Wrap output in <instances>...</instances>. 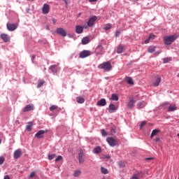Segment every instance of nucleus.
I'll return each instance as SVG.
<instances>
[{
  "label": "nucleus",
  "mask_w": 179,
  "mask_h": 179,
  "mask_svg": "<svg viewBox=\"0 0 179 179\" xmlns=\"http://www.w3.org/2000/svg\"><path fill=\"white\" fill-rule=\"evenodd\" d=\"M176 40H177V36L176 35L166 36L164 37V41L166 45L173 44Z\"/></svg>",
  "instance_id": "f257e3e1"
},
{
  "label": "nucleus",
  "mask_w": 179,
  "mask_h": 179,
  "mask_svg": "<svg viewBox=\"0 0 179 179\" xmlns=\"http://www.w3.org/2000/svg\"><path fill=\"white\" fill-rule=\"evenodd\" d=\"M98 68L99 69H104L106 72H110V71H111V69L113 68V66H111V63L110 62H106L99 64L98 66Z\"/></svg>",
  "instance_id": "f03ea898"
},
{
  "label": "nucleus",
  "mask_w": 179,
  "mask_h": 179,
  "mask_svg": "<svg viewBox=\"0 0 179 179\" xmlns=\"http://www.w3.org/2000/svg\"><path fill=\"white\" fill-rule=\"evenodd\" d=\"M92 55V52L90 50H83L79 54L80 58H87V57H90Z\"/></svg>",
  "instance_id": "7ed1b4c3"
},
{
  "label": "nucleus",
  "mask_w": 179,
  "mask_h": 179,
  "mask_svg": "<svg viewBox=\"0 0 179 179\" xmlns=\"http://www.w3.org/2000/svg\"><path fill=\"white\" fill-rule=\"evenodd\" d=\"M106 142H108V145H110V146L112 148L117 146V141H115V139H114L113 137H108L106 138Z\"/></svg>",
  "instance_id": "20e7f679"
},
{
  "label": "nucleus",
  "mask_w": 179,
  "mask_h": 179,
  "mask_svg": "<svg viewBox=\"0 0 179 179\" xmlns=\"http://www.w3.org/2000/svg\"><path fill=\"white\" fill-rule=\"evenodd\" d=\"M135 103H136V101L134 99V96L130 97L129 101L127 102V107L129 108V110L135 107Z\"/></svg>",
  "instance_id": "39448f33"
},
{
  "label": "nucleus",
  "mask_w": 179,
  "mask_h": 179,
  "mask_svg": "<svg viewBox=\"0 0 179 179\" xmlns=\"http://www.w3.org/2000/svg\"><path fill=\"white\" fill-rule=\"evenodd\" d=\"M6 26L9 31H15L17 29V24L7 23Z\"/></svg>",
  "instance_id": "423d86ee"
},
{
  "label": "nucleus",
  "mask_w": 179,
  "mask_h": 179,
  "mask_svg": "<svg viewBox=\"0 0 179 179\" xmlns=\"http://www.w3.org/2000/svg\"><path fill=\"white\" fill-rule=\"evenodd\" d=\"M56 32L57 34H59L62 37H66V30L64 28H57Z\"/></svg>",
  "instance_id": "0eeeda50"
},
{
  "label": "nucleus",
  "mask_w": 179,
  "mask_h": 179,
  "mask_svg": "<svg viewBox=\"0 0 179 179\" xmlns=\"http://www.w3.org/2000/svg\"><path fill=\"white\" fill-rule=\"evenodd\" d=\"M96 54L103 55L106 52V50L104 49V47L101 45H99L97 48H96Z\"/></svg>",
  "instance_id": "6e6552de"
},
{
  "label": "nucleus",
  "mask_w": 179,
  "mask_h": 179,
  "mask_svg": "<svg viewBox=\"0 0 179 179\" xmlns=\"http://www.w3.org/2000/svg\"><path fill=\"white\" fill-rule=\"evenodd\" d=\"M0 37L4 43H9V41H10V37H9V35L6 34H1Z\"/></svg>",
  "instance_id": "1a4fd4ad"
},
{
  "label": "nucleus",
  "mask_w": 179,
  "mask_h": 179,
  "mask_svg": "<svg viewBox=\"0 0 179 179\" xmlns=\"http://www.w3.org/2000/svg\"><path fill=\"white\" fill-rule=\"evenodd\" d=\"M96 20H97V17L96 16L91 17L87 22V26L89 27H92V26L94 24V22H96Z\"/></svg>",
  "instance_id": "9d476101"
},
{
  "label": "nucleus",
  "mask_w": 179,
  "mask_h": 179,
  "mask_svg": "<svg viewBox=\"0 0 179 179\" xmlns=\"http://www.w3.org/2000/svg\"><path fill=\"white\" fill-rule=\"evenodd\" d=\"M85 154L83 153V151L80 150V152L78 154V159H79V163H80V164H83L84 162H85Z\"/></svg>",
  "instance_id": "9b49d317"
},
{
  "label": "nucleus",
  "mask_w": 179,
  "mask_h": 179,
  "mask_svg": "<svg viewBox=\"0 0 179 179\" xmlns=\"http://www.w3.org/2000/svg\"><path fill=\"white\" fill-rule=\"evenodd\" d=\"M42 12L44 15H47L50 12V5L45 3L42 8Z\"/></svg>",
  "instance_id": "f8f14e48"
},
{
  "label": "nucleus",
  "mask_w": 179,
  "mask_h": 179,
  "mask_svg": "<svg viewBox=\"0 0 179 179\" xmlns=\"http://www.w3.org/2000/svg\"><path fill=\"white\" fill-rule=\"evenodd\" d=\"M108 111L110 113H115L117 110H118V108L115 107V104L110 103L108 107Z\"/></svg>",
  "instance_id": "ddd939ff"
},
{
  "label": "nucleus",
  "mask_w": 179,
  "mask_h": 179,
  "mask_svg": "<svg viewBox=\"0 0 179 179\" xmlns=\"http://www.w3.org/2000/svg\"><path fill=\"white\" fill-rule=\"evenodd\" d=\"M33 110H34V106L31 104H29L24 108L23 113H27V111H33Z\"/></svg>",
  "instance_id": "4468645a"
},
{
  "label": "nucleus",
  "mask_w": 179,
  "mask_h": 179,
  "mask_svg": "<svg viewBox=\"0 0 179 179\" xmlns=\"http://www.w3.org/2000/svg\"><path fill=\"white\" fill-rule=\"evenodd\" d=\"M45 132L47 131L44 130H41L36 134L35 136L38 139H41V138H44V134H45Z\"/></svg>",
  "instance_id": "2eb2a0df"
},
{
  "label": "nucleus",
  "mask_w": 179,
  "mask_h": 179,
  "mask_svg": "<svg viewBox=\"0 0 179 179\" xmlns=\"http://www.w3.org/2000/svg\"><path fill=\"white\" fill-rule=\"evenodd\" d=\"M107 105V101L105 99H101L97 103L96 106H99L101 107H104V106Z\"/></svg>",
  "instance_id": "dca6fc26"
},
{
  "label": "nucleus",
  "mask_w": 179,
  "mask_h": 179,
  "mask_svg": "<svg viewBox=\"0 0 179 179\" xmlns=\"http://www.w3.org/2000/svg\"><path fill=\"white\" fill-rule=\"evenodd\" d=\"M76 33L77 34H82L83 33V27L82 25L76 26Z\"/></svg>",
  "instance_id": "f3484780"
},
{
  "label": "nucleus",
  "mask_w": 179,
  "mask_h": 179,
  "mask_svg": "<svg viewBox=\"0 0 179 179\" xmlns=\"http://www.w3.org/2000/svg\"><path fill=\"white\" fill-rule=\"evenodd\" d=\"M22 156V151L20 150H16L13 153L14 159H19Z\"/></svg>",
  "instance_id": "a211bd4d"
},
{
  "label": "nucleus",
  "mask_w": 179,
  "mask_h": 179,
  "mask_svg": "<svg viewBox=\"0 0 179 179\" xmlns=\"http://www.w3.org/2000/svg\"><path fill=\"white\" fill-rule=\"evenodd\" d=\"M160 82H162V77H160V76H157L156 77L155 82H154L153 83V86H155V87L159 86V85H160Z\"/></svg>",
  "instance_id": "6ab92c4d"
},
{
  "label": "nucleus",
  "mask_w": 179,
  "mask_h": 179,
  "mask_svg": "<svg viewBox=\"0 0 179 179\" xmlns=\"http://www.w3.org/2000/svg\"><path fill=\"white\" fill-rule=\"evenodd\" d=\"M177 110V106L176 105H170L168 108L169 113Z\"/></svg>",
  "instance_id": "aec40b11"
},
{
  "label": "nucleus",
  "mask_w": 179,
  "mask_h": 179,
  "mask_svg": "<svg viewBox=\"0 0 179 179\" xmlns=\"http://www.w3.org/2000/svg\"><path fill=\"white\" fill-rule=\"evenodd\" d=\"M125 82L128 83L129 85H134V80L131 77H126L124 78Z\"/></svg>",
  "instance_id": "412c9836"
},
{
  "label": "nucleus",
  "mask_w": 179,
  "mask_h": 179,
  "mask_svg": "<svg viewBox=\"0 0 179 179\" xmlns=\"http://www.w3.org/2000/svg\"><path fill=\"white\" fill-rule=\"evenodd\" d=\"M90 41V38L87 36L86 37H84L83 39H82V43L85 45V44H89Z\"/></svg>",
  "instance_id": "4be33fe9"
},
{
  "label": "nucleus",
  "mask_w": 179,
  "mask_h": 179,
  "mask_svg": "<svg viewBox=\"0 0 179 179\" xmlns=\"http://www.w3.org/2000/svg\"><path fill=\"white\" fill-rule=\"evenodd\" d=\"M159 132H160V130L157 129L152 130L150 136L151 139L152 138H153V136H156V135H157V134H159Z\"/></svg>",
  "instance_id": "5701e85b"
},
{
  "label": "nucleus",
  "mask_w": 179,
  "mask_h": 179,
  "mask_svg": "<svg viewBox=\"0 0 179 179\" xmlns=\"http://www.w3.org/2000/svg\"><path fill=\"white\" fill-rule=\"evenodd\" d=\"M146 106V103L145 101H141L137 103V108H143Z\"/></svg>",
  "instance_id": "b1692460"
},
{
  "label": "nucleus",
  "mask_w": 179,
  "mask_h": 179,
  "mask_svg": "<svg viewBox=\"0 0 179 179\" xmlns=\"http://www.w3.org/2000/svg\"><path fill=\"white\" fill-rule=\"evenodd\" d=\"M101 152V146H97L94 149V153L96 155H99V153Z\"/></svg>",
  "instance_id": "393cba45"
},
{
  "label": "nucleus",
  "mask_w": 179,
  "mask_h": 179,
  "mask_svg": "<svg viewBox=\"0 0 179 179\" xmlns=\"http://www.w3.org/2000/svg\"><path fill=\"white\" fill-rule=\"evenodd\" d=\"M155 35L154 34H150V36H149V37H148V38L147 39V40H145V44H148V43H150V40H153V39H155Z\"/></svg>",
  "instance_id": "a878e982"
},
{
  "label": "nucleus",
  "mask_w": 179,
  "mask_h": 179,
  "mask_svg": "<svg viewBox=\"0 0 179 179\" xmlns=\"http://www.w3.org/2000/svg\"><path fill=\"white\" fill-rule=\"evenodd\" d=\"M76 101H77V103H78L79 104H83V103H85V99H83L81 96H78L76 98Z\"/></svg>",
  "instance_id": "bb28decb"
},
{
  "label": "nucleus",
  "mask_w": 179,
  "mask_h": 179,
  "mask_svg": "<svg viewBox=\"0 0 179 179\" xmlns=\"http://www.w3.org/2000/svg\"><path fill=\"white\" fill-rule=\"evenodd\" d=\"M148 52L150 54H153L155 51H156V47L155 46H150L148 49Z\"/></svg>",
  "instance_id": "cd10ccee"
},
{
  "label": "nucleus",
  "mask_w": 179,
  "mask_h": 179,
  "mask_svg": "<svg viewBox=\"0 0 179 179\" xmlns=\"http://www.w3.org/2000/svg\"><path fill=\"white\" fill-rule=\"evenodd\" d=\"M111 27H113V25L111 24H106L103 27V30H110Z\"/></svg>",
  "instance_id": "c85d7f7f"
},
{
  "label": "nucleus",
  "mask_w": 179,
  "mask_h": 179,
  "mask_svg": "<svg viewBox=\"0 0 179 179\" xmlns=\"http://www.w3.org/2000/svg\"><path fill=\"white\" fill-rule=\"evenodd\" d=\"M50 69L51 70V71L52 72V73H57V65H52L50 67Z\"/></svg>",
  "instance_id": "c756f323"
},
{
  "label": "nucleus",
  "mask_w": 179,
  "mask_h": 179,
  "mask_svg": "<svg viewBox=\"0 0 179 179\" xmlns=\"http://www.w3.org/2000/svg\"><path fill=\"white\" fill-rule=\"evenodd\" d=\"M31 127H33V122H29L26 126V129H27V131L30 132V131H31Z\"/></svg>",
  "instance_id": "7c9ffc66"
},
{
  "label": "nucleus",
  "mask_w": 179,
  "mask_h": 179,
  "mask_svg": "<svg viewBox=\"0 0 179 179\" xmlns=\"http://www.w3.org/2000/svg\"><path fill=\"white\" fill-rule=\"evenodd\" d=\"M124 51V46L119 45L117 49V54H122V52Z\"/></svg>",
  "instance_id": "2f4dec72"
},
{
  "label": "nucleus",
  "mask_w": 179,
  "mask_h": 179,
  "mask_svg": "<svg viewBox=\"0 0 179 179\" xmlns=\"http://www.w3.org/2000/svg\"><path fill=\"white\" fill-rule=\"evenodd\" d=\"M111 99L113 100V101H118V95H117V94H113L111 96Z\"/></svg>",
  "instance_id": "473e14b6"
},
{
  "label": "nucleus",
  "mask_w": 179,
  "mask_h": 179,
  "mask_svg": "<svg viewBox=\"0 0 179 179\" xmlns=\"http://www.w3.org/2000/svg\"><path fill=\"white\" fill-rule=\"evenodd\" d=\"M101 172L102 174H108V170L104 167H101Z\"/></svg>",
  "instance_id": "72a5a7b5"
},
{
  "label": "nucleus",
  "mask_w": 179,
  "mask_h": 179,
  "mask_svg": "<svg viewBox=\"0 0 179 179\" xmlns=\"http://www.w3.org/2000/svg\"><path fill=\"white\" fill-rule=\"evenodd\" d=\"M80 174H82V171H80L79 170H76L74 171L73 176H74V177H79V176H80Z\"/></svg>",
  "instance_id": "f704fd0d"
},
{
  "label": "nucleus",
  "mask_w": 179,
  "mask_h": 179,
  "mask_svg": "<svg viewBox=\"0 0 179 179\" xmlns=\"http://www.w3.org/2000/svg\"><path fill=\"white\" fill-rule=\"evenodd\" d=\"M44 83H45V81H44V80H40V81H38L37 87H38V88L41 87V86H43V85H44Z\"/></svg>",
  "instance_id": "c9c22d12"
},
{
  "label": "nucleus",
  "mask_w": 179,
  "mask_h": 179,
  "mask_svg": "<svg viewBox=\"0 0 179 179\" xmlns=\"http://www.w3.org/2000/svg\"><path fill=\"white\" fill-rule=\"evenodd\" d=\"M164 61V64H167L168 62H170V61H171V57H166V58H164L163 59Z\"/></svg>",
  "instance_id": "e433bc0d"
},
{
  "label": "nucleus",
  "mask_w": 179,
  "mask_h": 179,
  "mask_svg": "<svg viewBox=\"0 0 179 179\" xmlns=\"http://www.w3.org/2000/svg\"><path fill=\"white\" fill-rule=\"evenodd\" d=\"M101 134L102 136H107V131L104 129L101 130Z\"/></svg>",
  "instance_id": "4c0bfd02"
},
{
  "label": "nucleus",
  "mask_w": 179,
  "mask_h": 179,
  "mask_svg": "<svg viewBox=\"0 0 179 179\" xmlns=\"http://www.w3.org/2000/svg\"><path fill=\"white\" fill-rule=\"evenodd\" d=\"M57 108H58V106H56V105H53V106L50 107V111H54V110H57Z\"/></svg>",
  "instance_id": "58836bf2"
},
{
  "label": "nucleus",
  "mask_w": 179,
  "mask_h": 179,
  "mask_svg": "<svg viewBox=\"0 0 179 179\" xmlns=\"http://www.w3.org/2000/svg\"><path fill=\"white\" fill-rule=\"evenodd\" d=\"M4 162H5V157H0V166H2V164H3Z\"/></svg>",
  "instance_id": "ea45409f"
},
{
  "label": "nucleus",
  "mask_w": 179,
  "mask_h": 179,
  "mask_svg": "<svg viewBox=\"0 0 179 179\" xmlns=\"http://www.w3.org/2000/svg\"><path fill=\"white\" fill-rule=\"evenodd\" d=\"M55 156H57L55 154H52V155H48V159H49V160H52V159H54V158L55 157Z\"/></svg>",
  "instance_id": "a19ab883"
},
{
  "label": "nucleus",
  "mask_w": 179,
  "mask_h": 179,
  "mask_svg": "<svg viewBox=\"0 0 179 179\" xmlns=\"http://www.w3.org/2000/svg\"><path fill=\"white\" fill-rule=\"evenodd\" d=\"M131 179H139V175L134 174L131 176Z\"/></svg>",
  "instance_id": "79ce46f5"
},
{
  "label": "nucleus",
  "mask_w": 179,
  "mask_h": 179,
  "mask_svg": "<svg viewBox=\"0 0 179 179\" xmlns=\"http://www.w3.org/2000/svg\"><path fill=\"white\" fill-rule=\"evenodd\" d=\"M119 166L120 167H125V163H124L122 161H120L119 162Z\"/></svg>",
  "instance_id": "37998d69"
},
{
  "label": "nucleus",
  "mask_w": 179,
  "mask_h": 179,
  "mask_svg": "<svg viewBox=\"0 0 179 179\" xmlns=\"http://www.w3.org/2000/svg\"><path fill=\"white\" fill-rule=\"evenodd\" d=\"M120 34H121V31L117 30L116 31L115 36V37H120Z\"/></svg>",
  "instance_id": "c03bdc74"
},
{
  "label": "nucleus",
  "mask_w": 179,
  "mask_h": 179,
  "mask_svg": "<svg viewBox=\"0 0 179 179\" xmlns=\"http://www.w3.org/2000/svg\"><path fill=\"white\" fill-rule=\"evenodd\" d=\"M62 156L59 155V156L56 158L55 162H60V160H62Z\"/></svg>",
  "instance_id": "a18cd8bd"
},
{
  "label": "nucleus",
  "mask_w": 179,
  "mask_h": 179,
  "mask_svg": "<svg viewBox=\"0 0 179 179\" xmlns=\"http://www.w3.org/2000/svg\"><path fill=\"white\" fill-rule=\"evenodd\" d=\"M36 176V173L34 171L31 172L30 176H29V178H33V177Z\"/></svg>",
  "instance_id": "49530a36"
},
{
  "label": "nucleus",
  "mask_w": 179,
  "mask_h": 179,
  "mask_svg": "<svg viewBox=\"0 0 179 179\" xmlns=\"http://www.w3.org/2000/svg\"><path fill=\"white\" fill-rule=\"evenodd\" d=\"M145 125H146V122H142L141 124H140V128L142 129V127H145Z\"/></svg>",
  "instance_id": "de8ad7c7"
},
{
  "label": "nucleus",
  "mask_w": 179,
  "mask_h": 179,
  "mask_svg": "<svg viewBox=\"0 0 179 179\" xmlns=\"http://www.w3.org/2000/svg\"><path fill=\"white\" fill-rule=\"evenodd\" d=\"M110 132L112 135H114V134H115L116 132L115 129L114 127H112Z\"/></svg>",
  "instance_id": "09e8293b"
},
{
  "label": "nucleus",
  "mask_w": 179,
  "mask_h": 179,
  "mask_svg": "<svg viewBox=\"0 0 179 179\" xmlns=\"http://www.w3.org/2000/svg\"><path fill=\"white\" fill-rule=\"evenodd\" d=\"M110 156L107 155H103V159H107V160H108L109 159H110Z\"/></svg>",
  "instance_id": "8fccbe9b"
},
{
  "label": "nucleus",
  "mask_w": 179,
  "mask_h": 179,
  "mask_svg": "<svg viewBox=\"0 0 179 179\" xmlns=\"http://www.w3.org/2000/svg\"><path fill=\"white\" fill-rule=\"evenodd\" d=\"M52 22L53 23V24H55L57 23V20H55V18L52 19Z\"/></svg>",
  "instance_id": "3c124183"
},
{
  "label": "nucleus",
  "mask_w": 179,
  "mask_h": 179,
  "mask_svg": "<svg viewBox=\"0 0 179 179\" xmlns=\"http://www.w3.org/2000/svg\"><path fill=\"white\" fill-rule=\"evenodd\" d=\"M3 179H10V177L9 176H5Z\"/></svg>",
  "instance_id": "603ef678"
},
{
  "label": "nucleus",
  "mask_w": 179,
  "mask_h": 179,
  "mask_svg": "<svg viewBox=\"0 0 179 179\" xmlns=\"http://www.w3.org/2000/svg\"><path fill=\"white\" fill-rule=\"evenodd\" d=\"M66 8H68V0H64Z\"/></svg>",
  "instance_id": "864d4df0"
},
{
  "label": "nucleus",
  "mask_w": 179,
  "mask_h": 179,
  "mask_svg": "<svg viewBox=\"0 0 179 179\" xmlns=\"http://www.w3.org/2000/svg\"><path fill=\"white\" fill-rule=\"evenodd\" d=\"M89 2L92 3V2H97V0H89Z\"/></svg>",
  "instance_id": "5fc2aeb1"
},
{
  "label": "nucleus",
  "mask_w": 179,
  "mask_h": 179,
  "mask_svg": "<svg viewBox=\"0 0 179 179\" xmlns=\"http://www.w3.org/2000/svg\"><path fill=\"white\" fill-rule=\"evenodd\" d=\"M159 141H160V138H155V142L157 143V142H159Z\"/></svg>",
  "instance_id": "6e6d98bb"
},
{
  "label": "nucleus",
  "mask_w": 179,
  "mask_h": 179,
  "mask_svg": "<svg viewBox=\"0 0 179 179\" xmlns=\"http://www.w3.org/2000/svg\"><path fill=\"white\" fill-rule=\"evenodd\" d=\"M36 59V56L35 55H32L31 56V59L33 60V59Z\"/></svg>",
  "instance_id": "4d7b16f0"
},
{
  "label": "nucleus",
  "mask_w": 179,
  "mask_h": 179,
  "mask_svg": "<svg viewBox=\"0 0 179 179\" xmlns=\"http://www.w3.org/2000/svg\"><path fill=\"white\" fill-rule=\"evenodd\" d=\"M152 158H150V157H148L145 159V160H152Z\"/></svg>",
  "instance_id": "13d9d810"
},
{
  "label": "nucleus",
  "mask_w": 179,
  "mask_h": 179,
  "mask_svg": "<svg viewBox=\"0 0 179 179\" xmlns=\"http://www.w3.org/2000/svg\"><path fill=\"white\" fill-rule=\"evenodd\" d=\"M1 143H2V140L0 139V145H1Z\"/></svg>",
  "instance_id": "bf43d9fd"
},
{
  "label": "nucleus",
  "mask_w": 179,
  "mask_h": 179,
  "mask_svg": "<svg viewBox=\"0 0 179 179\" xmlns=\"http://www.w3.org/2000/svg\"><path fill=\"white\" fill-rule=\"evenodd\" d=\"M161 52H157L156 54L159 55Z\"/></svg>",
  "instance_id": "052dcab7"
},
{
  "label": "nucleus",
  "mask_w": 179,
  "mask_h": 179,
  "mask_svg": "<svg viewBox=\"0 0 179 179\" xmlns=\"http://www.w3.org/2000/svg\"><path fill=\"white\" fill-rule=\"evenodd\" d=\"M0 68H2V65L0 64Z\"/></svg>",
  "instance_id": "680f3d73"
},
{
  "label": "nucleus",
  "mask_w": 179,
  "mask_h": 179,
  "mask_svg": "<svg viewBox=\"0 0 179 179\" xmlns=\"http://www.w3.org/2000/svg\"><path fill=\"white\" fill-rule=\"evenodd\" d=\"M177 76H178V78H179V73H178Z\"/></svg>",
  "instance_id": "e2e57ef3"
},
{
  "label": "nucleus",
  "mask_w": 179,
  "mask_h": 179,
  "mask_svg": "<svg viewBox=\"0 0 179 179\" xmlns=\"http://www.w3.org/2000/svg\"><path fill=\"white\" fill-rule=\"evenodd\" d=\"M178 136L179 137V133L178 134Z\"/></svg>",
  "instance_id": "0e129e2a"
},
{
  "label": "nucleus",
  "mask_w": 179,
  "mask_h": 179,
  "mask_svg": "<svg viewBox=\"0 0 179 179\" xmlns=\"http://www.w3.org/2000/svg\"><path fill=\"white\" fill-rule=\"evenodd\" d=\"M136 97H138V95H136Z\"/></svg>",
  "instance_id": "69168bd1"
},
{
  "label": "nucleus",
  "mask_w": 179,
  "mask_h": 179,
  "mask_svg": "<svg viewBox=\"0 0 179 179\" xmlns=\"http://www.w3.org/2000/svg\"><path fill=\"white\" fill-rule=\"evenodd\" d=\"M178 179H179V176H178Z\"/></svg>",
  "instance_id": "338daca9"
}]
</instances>
